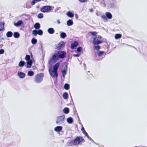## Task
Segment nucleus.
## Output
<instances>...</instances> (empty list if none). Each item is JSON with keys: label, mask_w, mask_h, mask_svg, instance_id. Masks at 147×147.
I'll list each match as a JSON object with an SVG mask.
<instances>
[{"label": "nucleus", "mask_w": 147, "mask_h": 147, "mask_svg": "<svg viewBox=\"0 0 147 147\" xmlns=\"http://www.w3.org/2000/svg\"><path fill=\"white\" fill-rule=\"evenodd\" d=\"M40 45L42 49V50L43 49V46H42V42H40Z\"/></svg>", "instance_id": "nucleus-57"}, {"label": "nucleus", "mask_w": 147, "mask_h": 147, "mask_svg": "<svg viewBox=\"0 0 147 147\" xmlns=\"http://www.w3.org/2000/svg\"><path fill=\"white\" fill-rule=\"evenodd\" d=\"M74 140H70V141H68L67 143V144L69 146H73L76 145L74 143Z\"/></svg>", "instance_id": "nucleus-26"}, {"label": "nucleus", "mask_w": 147, "mask_h": 147, "mask_svg": "<svg viewBox=\"0 0 147 147\" xmlns=\"http://www.w3.org/2000/svg\"><path fill=\"white\" fill-rule=\"evenodd\" d=\"M122 37V35L120 34H116L115 36V38L116 39H120Z\"/></svg>", "instance_id": "nucleus-30"}, {"label": "nucleus", "mask_w": 147, "mask_h": 147, "mask_svg": "<svg viewBox=\"0 0 147 147\" xmlns=\"http://www.w3.org/2000/svg\"><path fill=\"white\" fill-rule=\"evenodd\" d=\"M5 51L3 49H0V55L3 54L4 53Z\"/></svg>", "instance_id": "nucleus-45"}, {"label": "nucleus", "mask_w": 147, "mask_h": 147, "mask_svg": "<svg viewBox=\"0 0 147 147\" xmlns=\"http://www.w3.org/2000/svg\"><path fill=\"white\" fill-rule=\"evenodd\" d=\"M75 17L76 19H78V16L77 14L75 15Z\"/></svg>", "instance_id": "nucleus-60"}, {"label": "nucleus", "mask_w": 147, "mask_h": 147, "mask_svg": "<svg viewBox=\"0 0 147 147\" xmlns=\"http://www.w3.org/2000/svg\"><path fill=\"white\" fill-rule=\"evenodd\" d=\"M74 109L75 110V111H74V114H76L77 115H78V113H77V112L76 110V109L75 107L74 108Z\"/></svg>", "instance_id": "nucleus-47"}, {"label": "nucleus", "mask_w": 147, "mask_h": 147, "mask_svg": "<svg viewBox=\"0 0 147 147\" xmlns=\"http://www.w3.org/2000/svg\"><path fill=\"white\" fill-rule=\"evenodd\" d=\"M88 138V139H89L90 138V137L89 136L88 134L87 136H86Z\"/></svg>", "instance_id": "nucleus-62"}, {"label": "nucleus", "mask_w": 147, "mask_h": 147, "mask_svg": "<svg viewBox=\"0 0 147 147\" xmlns=\"http://www.w3.org/2000/svg\"><path fill=\"white\" fill-rule=\"evenodd\" d=\"M25 59L27 61L30 60H32L31 59L30 56L29 55H26L25 56Z\"/></svg>", "instance_id": "nucleus-37"}, {"label": "nucleus", "mask_w": 147, "mask_h": 147, "mask_svg": "<svg viewBox=\"0 0 147 147\" xmlns=\"http://www.w3.org/2000/svg\"><path fill=\"white\" fill-rule=\"evenodd\" d=\"M78 1L81 3H84L87 2L88 0H78Z\"/></svg>", "instance_id": "nucleus-46"}, {"label": "nucleus", "mask_w": 147, "mask_h": 147, "mask_svg": "<svg viewBox=\"0 0 147 147\" xmlns=\"http://www.w3.org/2000/svg\"><path fill=\"white\" fill-rule=\"evenodd\" d=\"M63 96L64 99H67L68 98V94L66 92H64L63 94Z\"/></svg>", "instance_id": "nucleus-29"}, {"label": "nucleus", "mask_w": 147, "mask_h": 147, "mask_svg": "<svg viewBox=\"0 0 147 147\" xmlns=\"http://www.w3.org/2000/svg\"><path fill=\"white\" fill-rule=\"evenodd\" d=\"M26 64V63L24 61L21 60L19 63L18 66L20 67H24Z\"/></svg>", "instance_id": "nucleus-23"}, {"label": "nucleus", "mask_w": 147, "mask_h": 147, "mask_svg": "<svg viewBox=\"0 0 147 147\" xmlns=\"http://www.w3.org/2000/svg\"><path fill=\"white\" fill-rule=\"evenodd\" d=\"M32 34L34 36H36L37 35L36 29L32 31Z\"/></svg>", "instance_id": "nucleus-42"}, {"label": "nucleus", "mask_w": 147, "mask_h": 147, "mask_svg": "<svg viewBox=\"0 0 147 147\" xmlns=\"http://www.w3.org/2000/svg\"><path fill=\"white\" fill-rule=\"evenodd\" d=\"M69 56H68V58H67V59H66V60L67 61H69Z\"/></svg>", "instance_id": "nucleus-63"}, {"label": "nucleus", "mask_w": 147, "mask_h": 147, "mask_svg": "<svg viewBox=\"0 0 147 147\" xmlns=\"http://www.w3.org/2000/svg\"><path fill=\"white\" fill-rule=\"evenodd\" d=\"M66 33L63 32H61L60 33V37L61 38L64 39L67 37Z\"/></svg>", "instance_id": "nucleus-25"}, {"label": "nucleus", "mask_w": 147, "mask_h": 147, "mask_svg": "<svg viewBox=\"0 0 147 147\" xmlns=\"http://www.w3.org/2000/svg\"><path fill=\"white\" fill-rule=\"evenodd\" d=\"M81 55V54L80 53H78L77 54H74L73 55V56L75 57H79Z\"/></svg>", "instance_id": "nucleus-44"}, {"label": "nucleus", "mask_w": 147, "mask_h": 147, "mask_svg": "<svg viewBox=\"0 0 147 147\" xmlns=\"http://www.w3.org/2000/svg\"><path fill=\"white\" fill-rule=\"evenodd\" d=\"M66 52L59 50L56 53L53 54L52 56L49 59L48 63L49 65H52L53 63L57 62L59 59H63L66 56Z\"/></svg>", "instance_id": "nucleus-1"}, {"label": "nucleus", "mask_w": 147, "mask_h": 147, "mask_svg": "<svg viewBox=\"0 0 147 147\" xmlns=\"http://www.w3.org/2000/svg\"><path fill=\"white\" fill-rule=\"evenodd\" d=\"M69 108L66 107L64 108L63 110V111L64 113L65 114H68L69 112Z\"/></svg>", "instance_id": "nucleus-24"}, {"label": "nucleus", "mask_w": 147, "mask_h": 147, "mask_svg": "<svg viewBox=\"0 0 147 147\" xmlns=\"http://www.w3.org/2000/svg\"><path fill=\"white\" fill-rule=\"evenodd\" d=\"M5 23L4 22H0V31L5 30Z\"/></svg>", "instance_id": "nucleus-16"}, {"label": "nucleus", "mask_w": 147, "mask_h": 147, "mask_svg": "<svg viewBox=\"0 0 147 147\" xmlns=\"http://www.w3.org/2000/svg\"><path fill=\"white\" fill-rule=\"evenodd\" d=\"M65 119V116L63 115L62 116H59L57 118L56 123L57 124H59V123H63L64 119Z\"/></svg>", "instance_id": "nucleus-9"}, {"label": "nucleus", "mask_w": 147, "mask_h": 147, "mask_svg": "<svg viewBox=\"0 0 147 147\" xmlns=\"http://www.w3.org/2000/svg\"><path fill=\"white\" fill-rule=\"evenodd\" d=\"M64 64L65 65V66L63 69L61 70V72L62 74V76L65 78V76L67 73L68 63L67 62L65 61L64 62Z\"/></svg>", "instance_id": "nucleus-7"}, {"label": "nucleus", "mask_w": 147, "mask_h": 147, "mask_svg": "<svg viewBox=\"0 0 147 147\" xmlns=\"http://www.w3.org/2000/svg\"><path fill=\"white\" fill-rule=\"evenodd\" d=\"M65 43L64 41H61L60 42L56 47V49L58 50H60L65 46Z\"/></svg>", "instance_id": "nucleus-10"}, {"label": "nucleus", "mask_w": 147, "mask_h": 147, "mask_svg": "<svg viewBox=\"0 0 147 147\" xmlns=\"http://www.w3.org/2000/svg\"><path fill=\"white\" fill-rule=\"evenodd\" d=\"M36 34H39V29H36Z\"/></svg>", "instance_id": "nucleus-58"}, {"label": "nucleus", "mask_w": 147, "mask_h": 147, "mask_svg": "<svg viewBox=\"0 0 147 147\" xmlns=\"http://www.w3.org/2000/svg\"><path fill=\"white\" fill-rule=\"evenodd\" d=\"M82 133L85 135V136H86L88 134L86 131H85Z\"/></svg>", "instance_id": "nucleus-53"}, {"label": "nucleus", "mask_w": 147, "mask_h": 147, "mask_svg": "<svg viewBox=\"0 0 147 147\" xmlns=\"http://www.w3.org/2000/svg\"><path fill=\"white\" fill-rule=\"evenodd\" d=\"M82 133L85 135V136H86L88 134L86 131H85Z\"/></svg>", "instance_id": "nucleus-51"}, {"label": "nucleus", "mask_w": 147, "mask_h": 147, "mask_svg": "<svg viewBox=\"0 0 147 147\" xmlns=\"http://www.w3.org/2000/svg\"><path fill=\"white\" fill-rule=\"evenodd\" d=\"M3 46V44H1L0 45V48H1Z\"/></svg>", "instance_id": "nucleus-64"}, {"label": "nucleus", "mask_w": 147, "mask_h": 147, "mask_svg": "<svg viewBox=\"0 0 147 147\" xmlns=\"http://www.w3.org/2000/svg\"><path fill=\"white\" fill-rule=\"evenodd\" d=\"M63 129V127L61 126H58L55 127L54 128V130L57 132H60Z\"/></svg>", "instance_id": "nucleus-15"}, {"label": "nucleus", "mask_w": 147, "mask_h": 147, "mask_svg": "<svg viewBox=\"0 0 147 147\" xmlns=\"http://www.w3.org/2000/svg\"><path fill=\"white\" fill-rule=\"evenodd\" d=\"M79 43L77 41H75L71 44L70 48L72 49H75L78 46Z\"/></svg>", "instance_id": "nucleus-11"}, {"label": "nucleus", "mask_w": 147, "mask_h": 147, "mask_svg": "<svg viewBox=\"0 0 147 147\" xmlns=\"http://www.w3.org/2000/svg\"><path fill=\"white\" fill-rule=\"evenodd\" d=\"M54 8V7L50 5H45L40 8V11L43 13H48L51 12Z\"/></svg>", "instance_id": "nucleus-3"}, {"label": "nucleus", "mask_w": 147, "mask_h": 147, "mask_svg": "<svg viewBox=\"0 0 147 147\" xmlns=\"http://www.w3.org/2000/svg\"><path fill=\"white\" fill-rule=\"evenodd\" d=\"M48 32L50 34H53L55 32L54 29L53 28H50L47 29Z\"/></svg>", "instance_id": "nucleus-17"}, {"label": "nucleus", "mask_w": 147, "mask_h": 147, "mask_svg": "<svg viewBox=\"0 0 147 147\" xmlns=\"http://www.w3.org/2000/svg\"><path fill=\"white\" fill-rule=\"evenodd\" d=\"M41 1L42 0H32L31 2V4L32 5H34L36 2H39Z\"/></svg>", "instance_id": "nucleus-38"}, {"label": "nucleus", "mask_w": 147, "mask_h": 147, "mask_svg": "<svg viewBox=\"0 0 147 147\" xmlns=\"http://www.w3.org/2000/svg\"><path fill=\"white\" fill-rule=\"evenodd\" d=\"M76 51L80 53L83 51L82 48L81 47H78L76 49Z\"/></svg>", "instance_id": "nucleus-34"}, {"label": "nucleus", "mask_w": 147, "mask_h": 147, "mask_svg": "<svg viewBox=\"0 0 147 147\" xmlns=\"http://www.w3.org/2000/svg\"><path fill=\"white\" fill-rule=\"evenodd\" d=\"M30 2L29 1H27L25 4V7H24V8L25 7L28 9L30 8L31 7V5H30Z\"/></svg>", "instance_id": "nucleus-19"}, {"label": "nucleus", "mask_w": 147, "mask_h": 147, "mask_svg": "<svg viewBox=\"0 0 147 147\" xmlns=\"http://www.w3.org/2000/svg\"><path fill=\"white\" fill-rule=\"evenodd\" d=\"M17 75L20 78L23 79L25 77L26 74L24 72L21 71H18L17 73Z\"/></svg>", "instance_id": "nucleus-12"}, {"label": "nucleus", "mask_w": 147, "mask_h": 147, "mask_svg": "<svg viewBox=\"0 0 147 147\" xmlns=\"http://www.w3.org/2000/svg\"><path fill=\"white\" fill-rule=\"evenodd\" d=\"M67 121L69 124H72L74 122V119L72 117H69L67 119Z\"/></svg>", "instance_id": "nucleus-18"}, {"label": "nucleus", "mask_w": 147, "mask_h": 147, "mask_svg": "<svg viewBox=\"0 0 147 147\" xmlns=\"http://www.w3.org/2000/svg\"><path fill=\"white\" fill-rule=\"evenodd\" d=\"M43 31L41 29H39V35L41 36L42 35V34H43Z\"/></svg>", "instance_id": "nucleus-43"}, {"label": "nucleus", "mask_w": 147, "mask_h": 147, "mask_svg": "<svg viewBox=\"0 0 147 147\" xmlns=\"http://www.w3.org/2000/svg\"><path fill=\"white\" fill-rule=\"evenodd\" d=\"M24 25V23L22 20H19L17 22L14 23V25L16 27H20Z\"/></svg>", "instance_id": "nucleus-13"}, {"label": "nucleus", "mask_w": 147, "mask_h": 147, "mask_svg": "<svg viewBox=\"0 0 147 147\" xmlns=\"http://www.w3.org/2000/svg\"><path fill=\"white\" fill-rule=\"evenodd\" d=\"M44 76V74L42 73L37 74L34 78V82L36 83H40L43 80Z\"/></svg>", "instance_id": "nucleus-4"}, {"label": "nucleus", "mask_w": 147, "mask_h": 147, "mask_svg": "<svg viewBox=\"0 0 147 147\" xmlns=\"http://www.w3.org/2000/svg\"><path fill=\"white\" fill-rule=\"evenodd\" d=\"M34 27L35 29H38L40 28V25L38 22L36 23L34 25Z\"/></svg>", "instance_id": "nucleus-20"}, {"label": "nucleus", "mask_w": 147, "mask_h": 147, "mask_svg": "<svg viewBox=\"0 0 147 147\" xmlns=\"http://www.w3.org/2000/svg\"><path fill=\"white\" fill-rule=\"evenodd\" d=\"M104 53V51H99L97 54L98 56H100L101 55H102Z\"/></svg>", "instance_id": "nucleus-41"}, {"label": "nucleus", "mask_w": 147, "mask_h": 147, "mask_svg": "<svg viewBox=\"0 0 147 147\" xmlns=\"http://www.w3.org/2000/svg\"><path fill=\"white\" fill-rule=\"evenodd\" d=\"M32 43L34 45H35L37 42V40L35 38H33L31 40Z\"/></svg>", "instance_id": "nucleus-32"}, {"label": "nucleus", "mask_w": 147, "mask_h": 147, "mask_svg": "<svg viewBox=\"0 0 147 147\" xmlns=\"http://www.w3.org/2000/svg\"><path fill=\"white\" fill-rule=\"evenodd\" d=\"M66 15L69 17L72 18L74 16V14L70 11H68L66 13Z\"/></svg>", "instance_id": "nucleus-21"}, {"label": "nucleus", "mask_w": 147, "mask_h": 147, "mask_svg": "<svg viewBox=\"0 0 147 147\" xmlns=\"http://www.w3.org/2000/svg\"><path fill=\"white\" fill-rule=\"evenodd\" d=\"M33 63L32 61L30 60L27 61L26 67L28 68H30L31 67Z\"/></svg>", "instance_id": "nucleus-14"}, {"label": "nucleus", "mask_w": 147, "mask_h": 147, "mask_svg": "<svg viewBox=\"0 0 147 147\" xmlns=\"http://www.w3.org/2000/svg\"><path fill=\"white\" fill-rule=\"evenodd\" d=\"M34 72L32 70H30L28 71L27 75L29 76H32L34 75Z\"/></svg>", "instance_id": "nucleus-31"}, {"label": "nucleus", "mask_w": 147, "mask_h": 147, "mask_svg": "<svg viewBox=\"0 0 147 147\" xmlns=\"http://www.w3.org/2000/svg\"><path fill=\"white\" fill-rule=\"evenodd\" d=\"M43 17V14L42 13H39L37 16V18L38 19H42Z\"/></svg>", "instance_id": "nucleus-39"}, {"label": "nucleus", "mask_w": 147, "mask_h": 147, "mask_svg": "<svg viewBox=\"0 0 147 147\" xmlns=\"http://www.w3.org/2000/svg\"><path fill=\"white\" fill-rule=\"evenodd\" d=\"M102 1H103V6L104 7L106 6V4H105V0H102Z\"/></svg>", "instance_id": "nucleus-50"}, {"label": "nucleus", "mask_w": 147, "mask_h": 147, "mask_svg": "<svg viewBox=\"0 0 147 147\" xmlns=\"http://www.w3.org/2000/svg\"><path fill=\"white\" fill-rule=\"evenodd\" d=\"M13 35L14 38H18L20 37V34L19 32H15L13 33Z\"/></svg>", "instance_id": "nucleus-22"}, {"label": "nucleus", "mask_w": 147, "mask_h": 147, "mask_svg": "<svg viewBox=\"0 0 147 147\" xmlns=\"http://www.w3.org/2000/svg\"><path fill=\"white\" fill-rule=\"evenodd\" d=\"M13 35V32L11 31H8L6 34V36L7 38H10Z\"/></svg>", "instance_id": "nucleus-28"}, {"label": "nucleus", "mask_w": 147, "mask_h": 147, "mask_svg": "<svg viewBox=\"0 0 147 147\" xmlns=\"http://www.w3.org/2000/svg\"><path fill=\"white\" fill-rule=\"evenodd\" d=\"M81 130V131L82 133L83 132H84L85 131H86V130H85V129H84V127L83 126V125H82Z\"/></svg>", "instance_id": "nucleus-48"}, {"label": "nucleus", "mask_w": 147, "mask_h": 147, "mask_svg": "<svg viewBox=\"0 0 147 147\" xmlns=\"http://www.w3.org/2000/svg\"><path fill=\"white\" fill-rule=\"evenodd\" d=\"M61 9L60 7H58L55 10V12H56Z\"/></svg>", "instance_id": "nucleus-55"}, {"label": "nucleus", "mask_w": 147, "mask_h": 147, "mask_svg": "<svg viewBox=\"0 0 147 147\" xmlns=\"http://www.w3.org/2000/svg\"><path fill=\"white\" fill-rule=\"evenodd\" d=\"M64 88L66 90H69L70 88L69 84L67 83L65 84L64 86Z\"/></svg>", "instance_id": "nucleus-33"}, {"label": "nucleus", "mask_w": 147, "mask_h": 147, "mask_svg": "<svg viewBox=\"0 0 147 147\" xmlns=\"http://www.w3.org/2000/svg\"><path fill=\"white\" fill-rule=\"evenodd\" d=\"M74 142L76 146L81 144L82 143L85 142V140L81 136H77L74 139Z\"/></svg>", "instance_id": "nucleus-5"}, {"label": "nucleus", "mask_w": 147, "mask_h": 147, "mask_svg": "<svg viewBox=\"0 0 147 147\" xmlns=\"http://www.w3.org/2000/svg\"><path fill=\"white\" fill-rule=\"evenodd\" d=\"M82 133L85 135V136H86L88 134L86 131H85Z\"/></svg>", "instance_id": "nucleus-54"}, {"label": "nucleus", "mask_w": 147, "mask_h": 147, "mask_svg": "<svg viewBox=\"0 0 147 147\" xmlns=\"http://www.w3.org/2000/svg\"><path fill=\"white\" fill-rule=\"evenodd\" d=\"M96 38H97L99 40H100L102 38V36L100 35H99L98 36H97V37L96 36Z\"/></svg>", "instance_id": "nucleus-49"}, {"label": "nucleus", "mask_w": 147, "mask_h": 147, "mask_svg": "<svg viewBox=\"0 0 147 147\" xmlns=\"http://www.w3.org/2000/svg\"><path fill=\"white\" fill-rule=\"evenodd\" d=\"M113 16L111 13L109 12H106L105 13V15L101 16V18L103 20H107V19H112Z\"/></svg>", "instance_id": "nucleus-6"}, {"label": "nucleus", "mask_w": 147, "mask_h": 147, "mask_svg": "<svg viewBox=\"0 0 147 147\" xmlns=\"http://www.w3.org/2000/svg\"><path fill=\"white\" fill-rule=\"evenodd\" d=\"M82 133L85 135V136H86L88 134L86 131H85Z\"/></svg>", "instance_id": "nucleus-52"}, {"label": "nucleus", "mask_w": 147, "mask_h": 147, "mask_svg": "<svg viewBox=\"0 0 147 147\" xmlns=\"http://www.w3.org/2000/svg\"><path fill=\"white\" fill-rule=\"evenodd\" d=\"M94 49L97 51H99L101 49V47L98 45H94Z\"/></svg>", "instance_id": "nucleus-35"}, {"label": "nucleus", "mask_w": 147, "mask_h": 147, "mask_svg": "<svg viewBox=\"0 0 147 147\" xmlns=\"http://www.w3.org/2000/svg\"><path fill=\"white\" fill-rule=\"evenodd\" d=\"M104 41L102 40H100L96 37L93 38L92 43L94 45H98L103 42Z\"/></svg>", "instance_id": "nucleus-8"}, {"label": "nucleus", "mask_w": 147, "mask_h": 147, "mask_svg": "<svg viewBox=\"0 0 147 147\" xmlns=\"http://www.w3.org/2000/svg\"><path fill=\"white\" fill-rule=\"evenodd\" d=\"M89 33L91 35L96 37L97 34V32L95 31L91 32H89Z\"/></svg>", "instance_id": "nucleus-40"}, {"label": "nucleus", "mask_w": 147, "mask_h": 147, "mask_svg": "<svg viewBox=\"0 0 147 147\" xmlns=\"http://www.w3.org/2000/svg\"><path fill=\"white\" fill-rule=\"evenodd\" d=\"M60 65V62H58L54 65L50 66L49 69V72L50 76L53 78H56L57 80L58 76V70Z\"/></svg>", "instance_id": "nucleus-2"}, {"label": "nucleus", "mask_w": 147, "mask_h": 147, "mask_svg": "<svg viewBox=\"0 0 147 147\" xmlns=\"http://www.w3.org/2000/svg\"><path fill=\"white\" fill-rule=\"evenodd\" d=\"M89 11L90 12H92L93 11V9H89Z\"/></svg>", "instance_id": "nucleus-61"}, {"label": "nucleus", "mask_w": 147, "mask_h": 147, "mask_svg": "<svg viewBox=\"0 0 147 147\" xmlns=\"http://www.w3.org/2000/svg\"><path fill=\"white\" fill-rule=\"evenodd\" d=\"M67 24L68 26H70L73 25L74 22L72 20L69 19L67 22Z\"/></svg>", "instance_id": "nucleus-27"}, {"label": "nucleus", "mask_w": 147, "mask_h": 147, "mask_svg": "<svg viewBox=\"0 0 147 147\" xmlns=\"http://www.w3.org/2000/svg\"><path fill=\"white\" fill-rule=\"evenodd\" d=\"M57 23L58 24H60L61 22L59 20H58L57 21Z\"/></svg>", "instance_id": "nucleus-59"}, {"label": "nucleus", "mask_w": 147, "mask_h": 147, "mask_svg": "<svg viewBox=\"0 0 147 147\" xmlns=\"http://www.w3.org/2000/svg\"><path fill=\"white\" fill-rule=\"evenodd\" d=\"M22 16H29V15L28 14H26L25 13H24L22 14Z\"/></svg>", "instance_id": "nucleus-56"}, {"label": "nucleus", "mask_w": 147, "mask_h": 147, "mask_svg": "<svg viewBox=\"0 0 147 147\" xmlns=\"http://www.w3.org/2000/svg\"><path fill=\"white\" fill-rule=\"evenodd\" d=\"M115 2H111L109 5V6L110 7H111L112 8H115L116 7L115 5Z\"/></svg>", "instance_id": "nucleus-36"}]
</instances>
